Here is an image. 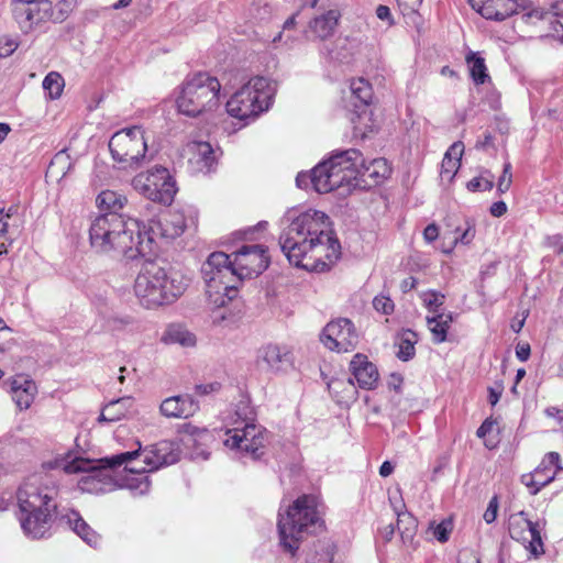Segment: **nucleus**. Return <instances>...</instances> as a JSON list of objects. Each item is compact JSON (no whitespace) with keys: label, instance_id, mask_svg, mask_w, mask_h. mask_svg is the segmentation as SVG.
Listing matches in <instances>:
<instances>
[{"label":"nucleus","instance_id":"nucleus-1","mask_svg":"<svg viewBox=\"0 0 563 563\" xmlns=\"http://www.w3.org/2000/svg\"><path fill=\"white\" fill-rule=\"evenodd\" d=\"M283 224L279 244L290 264L322 273L339 260L341 245L324 212L307 210L298 216L288 212Z\"/></svg>","mask_w":563,"mask_h":563},{"label":"nucleus","instance_id":"nucleus-2","mask_svg":"<svg viewBox=\"0 0 563 563\" xmlns=\"http://www.w3.org/2000/svg\"><path fill=\"white\" fill-rule=\"evenodd\" d=\"M58 487L46 473L26 477L16 490L18 518L24 534L31 539L44 538L51 528V518L57 509Z\"/></svg>","mask_w":563,"mask_h":563},{"label":"nucleus","instance_id":"nucleus-3","mask_svg":"<svg viewBox=\"0 0 563 563\" xmlns=\"http://www.w3.org/2000/svg\"><path fill=\"white\" fill-rule=\"evenodd\" d=\"M89 241L98 253H115L131 260L146 257L151 245V241H144L136 221H125L115 212H107L92 220Z\"/></svg>","mask_w":563,"mask_h":563},{"label":"nucleus","instance_id":"nucleus-4","mask_svg":"<svg viewBox=\"0 0 563 563\" xmlns=\"http://www.w3.org/2000/svg\"><path fill=\"white\" fill-rule=\"evenodd\" d=\"M189 285L179 271L146 260L135 278L134 294L141 305L151 309L174 302Z\"/></svg>","mask_w":563,"mask_h":563},{"label":"nucleus","instance_id":"nucleus-5","mask_svg":"<svg viewBox=\"0 0 563 563\" xmlns=\"http://www.w3.org/2000/svg\"><path fill=\"white\" fill-rule=\"evenodd\" d=\"M361 159V152L355 148L334 152L329 159L319 163L309 174L299 173L296 184L299 188L309 185L319 192L328 194L343 186L351 187L355 179V161Z\"/></svg>","mask_w":563,"mask_h":563},{"label":"nucleus","instance_id":"nucleus-6","mask_svg":"<svg viewBox=\"0 0 563 563\" xmlns=\"http://www.w3.org/2000/svg\"><path fill=\"white\" fill-rule=\"evenodd\" d=\"M110 457L91 461L82 457H71L70 453L57 455L44 463L49 470H62L67 474H81L78 488L84 493L104 494L115 489L117 481L113 472L121 465H112Z\"/></svg>","mask_w":563,"mask_h":563},{"label":"nucleus","instance_id":"nucleus-7","mask_svg":"<svg viewBox=\"0 0 563 563\" xmlns=\"http://www.w3.org/2000/svg\"><path fill=\"white\" fill-rule=\"evenodd\" d=\"M277 527L282 547L294 554L305 536L322 527L317 497L312 495L298 497L285 514H279Z\"/></svg>","mask_w":563,"mask_h":563},{"label":"nucleus","instance_id":"nucleus-8","mask_svg":"<svg viewBox=\"0 0 563 563\" xmlns=\"http://www.w3.org/2000/svg\"><path fill=\"white\" fill-rule=\"evenodd\" d=\"M221 84L207 73L188 76L179 87L176 107L179 113L190 117H208L220 108Z\"/></svg>","mask_w":563,"mask_h":563},{"label":"nucleus","instance_id":"nucleus-9","mask_svg":"<svg viewBox=\"0 0 563 563\" xmlns=\"http://www.w3.org/2000/svg\"><path fill=\"white\" fill-rule=\"evenodd\" d=\"M206 295L210 305L221 308L238 296L239 277L231 265L230 256L214 252L201 267Z\"/></svg>","mask_w":563,"mask_h":563},{"label":"nucleus","instance_id":"nucleus-10","mask_svg":"<svg viewBox=\"0 0 563 563\" xmlns=\"http://www.w3.org/2000/svg\"><path fill=\"white\" fill-rule=\"evenodd\" d=\"M275 90L269 79L253 77L227 101V112L241 121L254 120L269 109Z\"/></svg>","mask_w":563,"mask_h":563},{"label":"nucleus","instance_id":"nucleus-11","mask_svg":"<svg viewBox=\"0 0 563 563\" xmlns=\"http://www.w3.org/2000/svg\"><path fill=\"white\" fill-rule=\"evenodd\" d=\"M137 450L122 452L112 455L109 460L112 465H121L122 463H135L137 459L143 457L145 466L139 467L135 465L130 466L132 472L147 473L156 471L163 466H168L176 463L180 456V450L177 443L173 441H161L154 445L146 446L141 450V444L137 443Z\"/></svg>","mask_w":563,"mask_h":563},{"label":"nucleus","instance_id":"nucleus-12","mask_svg":"<svg viewBox=\"0 0 563 563\" xmlns=\"http://www.w3.org/2000/svg\"><path fill=\"white\" fill-rule=\"evenodd\" d=\"M197 213L192 209L172 210L159 219H151L147 230L142 232L144 241H151L150 252L146 257L156 253L158 240L170 241L180 236L186 229L196 227Z\"/></svg>","mask_w":563,"mask_h":563},{"label":"nucleus","instance_id":"nucleus-13","mask_svg":"<svg viewBox=\"0 0 563 563\" xmlns=\"http://www.w3.org/2000/svg\"><path fill=\"white\" fill-rule=\"evenodd\" d=\"M267 432L260 424L227 428L223 445L236 457L258 460L265 453Z\"/></svg>","mask_w":563,"mask_h":563},{"label":"nucleus","instance_id":"nucleus-14","mask_svg":"<svg viewBox=\"0 0 563 563\" xmlns=\"http://www.w3.org/2000/svg\"><path fill=\"white\" fill-rule=\"evenodd\" d=\"M132 187L153 202L170 205L177 192L174 178L165 167H155L140 173L132 179Z\"/></svg>","mask_w":563,"mask_h":563},{"label":"nucleus","instance_id":"nucleus-15","mask_svg":"<svg viewBox=\"0 0 563 563\" xmlns=\"http://www.w3.org/2000/svg\"><path fill=\"white\" fill-rule=\"evenodd\" d=\"M109 148L114 161L128 166L137 165L147 151L143 129L132 126L115 132L109 141Z\"/></svg>","mask_w":563,"mask_h":563},{"label":"nucleus","instance_id":"nucleus-16","mask_svg":"<svg viewBox=\"0 0 563 563\" xmlns=\"http://www.w3.org/2000/svg\"><path fill=\"white\" fill-rule=\"evenodd\" d=\"M544 522L532 521L523 510L510 514L508 517V531L510 537L520 542L527 551L538 556L544 552L542 531Z\"/></svg>","mask_w":563,"mask_h":563},{"label":"nucleus","instance_id":"nucleus-17","mask_svg":"<svg viewBox=\"0 0 563 563\" xmlns=\"http://www.w3.org/2000/svg\"><path fill=\"white\" fill-rule=\"evenodd\" d=\"M231 265L235 271L239 282L262 274L269 265V257L265 246L245 245L232 254Z\"/></svg>","mask_w":563,"mask_h":563},{"label":"nucleus","instance_id":"nucleus-18","mask_svg":"<svg viewBox=\"0 0 563 563\" xmlns=\"http://www.w3.org/2000/svg\"><path fill=\"white\" fill-rule=\"evenodd\" d=\"M321 341L331 351L351 352L357 346L360 334L351 320L339 318L325 325Z\"/></svg>","mask_w":563,"mask_h":563},{"label":"nucleus","instance_id":"nucleus-19","mask_svg":"<svg viewBox=\"0 0 563 563\" xmlns=\"http://www.w3.org/2000/svg\"><path fill=\"white\" fill-rule=\"evenodd\" d=\"M12 11L24 33L33 31L42 22L53 20V7L48 0H14Z\"/></svg>","mask_w":563,"mask_h":563},{"label":"nucleus","instance_id":"nucleus-20","mask_svg":"<svg viewBox=\"0 0 563 563\" xmlns=\"http://www.w3.org/2000/svg\"><path fill=\"white\" fill-rule=\"evenodd\" d=\"M561 472H563V466L560 454L558 452H550L542 459L532 473L521 476V483L530 488L531 494L536 495Z\"/></svg>","mask_w":563,"mask_h":563},{"label":"nucleus","instance_id":"nucleus-21","mask_svg":"<svg viewBox=\"0 0 563 563\" xmlns=\"http://www.w3.org/2000/svg\"><path fill=\"white\" fill-rule=\"evenodd\" d=\"M183 155L194 173L209 174L214 169L216 156L208 142L191 141L183 148Z\"/></svg>","mask_w":563,"mask_h":563},{"label":"nucleus","instance_id":"nucleus-22","mask_svg":"<svg viewBox=\"0 0 563 563\" xmlns=\"http://www.w3.org/2000/svg\"><path fill=\"white\" fill-rule=\"evenodd\" d=\"M355 179L352 186H357L360 181L372 186L378 185L387 179L391 173L390 166L385 158H375L365 163L361 155L360 161H355Z\"/></svg>","mask_w":563,"mask_h":563},{"label":"nucleus","instance_id":"nucleus-23","mask_svg":"<svg viewBox=\"0 0 563 563\" xmlns=\"http://www.w3.org/2000/svg\"><path fill=\"white\" fill-rule=\"evenodd\" d=\"M470 4L483 18L501 21L514 13H518L516 0H468Z\"/></svg>","mask_w":563,"mask_h":563},{"label":"nucleus","instance_id":"nucleus-24","mask_svg":"<svg viewBox=\"0 0 563 563\" xmlns=\"http://www.w3.org/2000/svg\"><path fill=\"white\" fill-rule=\"evenodd\" d=\"M257 364L267 371L279 373L291 365V356L286 349L268 344L258 351Z\"/></svg>","mask_w":563,"mask_h":563},{"label":"nucleus","instance_id":"nucleus-25","mask_svg":"<svg viewBox=\"0 0 563 563\" xmlns=\"http://www.w3.org/2000/svg\"><path fill=\"white\" fill-rule=\"evenodd\" d=\"M199 409L198 404L189 395L168 397L161 404L159 411L167 418L187 419Z\"/></svg>","mask_w":563,"mask_h":563},{"label":"nucleus","instance_id":"nucleus-26","mask_svg":"<svg viewBox=\"0 0 563 563\" xmlns=\"http://www.w3.org/2000/svg\"><path fill=\"white\" fill-rule=\"evenodd\" d=\"M9 385L12 400L19 410L29 409L37 393L35 383L25 375H16Z\"/></svg>","mask_w":563,"mask_h":563},{"label":"nucleus","instance_id":"nucleus-27","mask_svg":"<svg viewBox=\"0 0 563 563\" xmlns=\"http://www.w3.org/2000/svg\"><path fill=\"white\" fill-rule=\"evenodd\" d=\"M350 368L358 387L363 389H373L376 386L378 380L377 368L365 355H354L350 363Z\"/></svg>","mask_w":563,"mask_h":563},{"label":"nucleus","instance_id":"nucleus-28","mask_svg":"<svg viewBox=\"0 0 563 563\" xmlns=\"http://www.w3.org/2000/svg\"><path fill=\"white\" fill-rule=\"evenodd\" d=\"M62 520L90 547H97L100 536L82 519L79 512L69 510L62 516Z\"/></svg>","mask_w":563,"mask_h":563},{"label":"nucleus","instance_id":"nucleus-29","mask_svg":"<svg viewBox=\"0 0 563 563\" xmlns=\"http://www.w3.org/2000/svg\"><path fill=\"white\" fill-rule=\"evenodd\" d=\"M339 19L340 12L338 10H329L309 22V31L312 32L317 38L325 40L333 35Z\"/></svg>","mask_w":563,"mask_h":563},{"label":"nucleus","instance_id":"nucleus-30","mask_svg":"<svg viewBox=\"0 0 563 563\" xmlns=\"http://www.w3.org/2000/svg\"><path fill=\"white\" fill-rule=\"evenodd\" d=\"M464 152V145L462 142H455L453 143L446 153L444 154V157L442 159L441 164V177L442 179H446L448 181H451L456 172L460 168L461 165V157Z\"/></svg>","mask_w":563,"mask_h":563},{"label":"nucleus","instance_id":"nucleus-31","mask_svg":"<svg viewBox=\"0 0 563 563\" xmlns=\"http://www.w3.org/2000/svg\"><path fill=\"white\" fill-rule=\"evenodd\" d=\"M161 341L165 344H178L183 347L196 345V335L181 324H170L164 331Z\"/></svg>","mask_w":563,"mask_h":563},{"label":"nucleus","instance_id":"nucleus-32","mask_svg":"<svg viewBox=\"0 0 563 563\" xmlns=\"http://www.w3.org/2000/svg\"><path fill=\"white\" fill-rule=\"evenodd\" d=\"M453 322V314L449 313H437L432 317H427L428 328L432 334L434 343L440 344L446 340L448 331Z\"/></svg>","mask_w":563,"mask_h":563},{"label":"nucleus","instance_id":"nucleus-33","mask_svg":"<svg viewBox=\"0 0 563 563\" xmlns=\"http://www.w3.org/2000/svg\"><path fill=\"white\" fill-rule=\"evenodd\" d=\"M328 389L338 402L354 400L357 395V390L352 378L331 379L328 383Z\"/></svg>","mask_w":563,"mask_h":563},{"label":"nucleus","instance_id":"nucleus-34","mask_svg":"<svg viewBox=\"0 0 563 563\" xmlns=\"http://www.w3.org/2000/svg\"><path fill=\"white\" fill-rule=\"evenodd\" d=\"M255 423V411L247 400H241L235 405L234 412L229 417L227 428H246Z\"/></svg>","mask_w":563,"mask_h":563},{"label":"nucleus","instance_id":"nucleus-35","mask_svg":"<svg viewBox=\"0 0 563 563\" xmlns=\"http://www.w3.org/2000/svg\"><path fill=\"white\" fill-rule=\"evenodd\" d=\"M471 78L475 85H484L490 81L485 59L476 52H470L465 57Z\"/></svg>","mask_w":563,"mask_h":563},{"label":"nucleus","instance_id":"nucleus-36","mask_svg":"<svg viewBox=\"0 0 563 563\" xmlns=\"http://www.w3.org/2000/svg\"><path fill=\"white\" fill-rule=\"evenodd\" d=\"M126 201L128 199L124 195L113 190H103L96 199L99 209L115 213L125 206Z\"/></svg>","mask_w":563,"mask_h":563},{"label":"nucleus","instance_id":"nucleus-37","mask_svg":"<svg viewBox=\"0 0 563 563\" xmlns=\"http://www.w3.org/2000/svg\"><path fill=\"white\" fill-rule=\"evenodd\" d=\"M558 7V0H555L551 4V11H548V15L545 19V31L541 35L552 36L556 40L563 41V11L561 13H558L559 11L556 9Z\"/></svg>","mask_w":563,"mask_h":563},{"label":"nucleus","instance_id":"nucleus-38","mask_svg":"<svg viewBox=\"0 0 563 563\" xmlns=\"http://www.w3.org/2000/svg\"><path fill=\"white\" fill-rule=\"evenodd\" d=\"M131 405L130 398H120L110 401L101 411L99 420L114 422L123 417L128 412V407Z\"/></svg>","mask_w":563,"mask_h":563},{"label":"nucleus","instance_id":"nucleus-39","mask_svg":"<svg viewBox=\"0 0 563 563\" xmlns=\"http://www.w3.org/2000/svg\"><path fill=\"white\" fill-rule=\"evenodd\" d=\"M350 91L351 97L357 100L360 103H355V108L366 107L372 101L373 89L371 84L364 78L352 79L350 84Z\"/></svg>","mask_w":563,"mask_h":563},{"label":"nucleus","instance_id":"nucleus-40","mask_svg":"<svg viewBox=\"0 0 563 563\" xmlns=\"http://www.w3.org/2000/svg\"><path fill=\"white\" fill-rule=\"evenodd\" d=\"M397 514V526L404 542L411 541L415 537L417 529L416 519L408 512H400L396 510Z\"/></svg>","mask_w":563,"mask_h":563},{"label":"nucleus","instance_id":"nucleus-41","mask_svg":"<svg viewBox=\"0 0 563 563\" xmlns=\"http://www.w3.org/2000/svg\"><path fill=\"white\" fill-rule=\"evenodd\" d=\"M122 465H124L125 471H128L132 474H136V472H132L130 470L131 468L130 466H132V465H135L139 467L145 466V464L143 463L142 456L140 459H137V461L135 463H129L128 465H126V463H122L121 466ZM137 475H140V477L132 479V482L129 484V486L131 489L137 490L139 494L142 495L150 490L151 482L148 479V476L144 475V473H137Z\"/></svg>","mask_w":563,"mask_h":563},{"label":"nucleus","instance_id":"nucleus-42","mask_svg":"<svg viewBox=\"0 0 563 563\" xmlns=\"http://www.w3.org/2000/svg\"><path fill=\"white\" fill-rule=\"evenodd\" d=\"M64 86L63 77L56 71L48 73L43 80V88L48 92L51 99L59 98Z\"/></svg>","mask_w":563,"mask_h":563},{"label":"nucleus","instance_id":"nucleus-43","mask_svg":"<svg viewBox=\"0 0 563 563\" xmlns=\"http://www.w3.org/2000/svg\"><path fill=\"white\" fill-rule=\"evenodd\" d=\"M548 15V11H542L540 9H531L529 11H525L521 13L520 20L522 23L528 25H534L539 29L540 34L545 31V19Z\"/></svg>","mask_w":563,"mask_h":563},{"label":"nucleus","instance_id":"nucleus-44","mask_svg":"<svg viewBox=\"0 0 563 563\" xmlns=\"http://www.w3.org/2000/svg\"><path fill=\"white\" fill-rule=\"evenodd\" d=\"M16 211V208L10 207L7 211L4 207H0V254L7 253L8 236V220Z\"/></svg>","mask_w":563,"mask_h":563},{"label":"nucleus","instance_id":"nucleus-45","mask_svg":"<svg viewBox=\"0 0 563 563\" xmlns=\"http://www.w3.org/2000/svg\"><path fill=\"white\" fill-rule=\"evenodd\" d=\"M423 306L437 314L439 308L444 303V295L435 290H427L420 294Z\"/></svg>","mask_w":563,"mask_h":563},{"label":"nucleus","instance_id":"nucleus-46","mask_svg":"<svg viewBox=\"0 0 563 563\" xmlns=\"http://www.w3.org/2000/svg\"><path fill=\"white\" fill-rule=\"evenodd\" d=\"M494 187V177L489 172H485L479 177H475L467 183L470 191H486Z\"/></svg>","mask_w":563,"mask_h":563},{"label":"nucleus","instance_id":"nucleus-47","mask_svg":"<svg viewBox=\"0 0 563 563\" xmlns=\"http://www.w3.org/2000/svg\"><path fill=\"white\" fill-rule=\"evenodd\" d=\"M455 232L459 235L455 236L454 244L461 243L463 245H468L474 240L476 234L474 221L467 219L465 221V228H457Z\"/></svg>","mask_w":563,"mask_h":563},{"label":"nucleus","instance_id":"nucleus-48","mask_svg":"<svg viewBox=\"0 0 563 563\" xmlns=\"http://www.w3.org/2000/svg\"><path fill=\"white\" fill-rule=\"evenodd\" d=\"M431 536L439 542H446L452 531V522L443 520L440 523H431L429 527Z\"/></svg>","mask_w":563,"mask_h":563},{"label":"nucleus","instance_id":"nucleus-49","mask_svg":"<svg viewBox=\"0 0 563 563\" xmlns=\"http://www.w3.org/2000/svg\"><path fill=\"white\" fill-rule=\"evenodd\" d=\"M184 433L186 434L187 439L184 438L183 441L187 445H189L191 442H195L196 440H206L210 437L207 429H199L198 427L191 424H186L184 427Z\"/></svg>","mask_w":563,"mask_h":563},{"label":"nucleus","instance_id":"nucleus-50","mask_svg":"<svg viewBox=\"0 0 563 563\" xmlns=\"http://www.w3.org/2000/svg\"><path fill=\"white\" fill-rule=\"evenodd\" d=\"M77 4V0H60L57 4L58 12L55 14L53 12V21L62 22L64 21L68 14L73 11L75 5Z\"/></svg>","mask_w":563,"mask_h":563},{"label":"nucleus","instance_id":"nucleus-51","mask_svg":"<svg viewBox=\"0 0 563 563\" xmlns=\"http://www.w3.org/2000/svg\"><path fill=\"white\" fill-rule=\"evenodd\" d=\"M373 306L376 311L382 312L384 314H390L394 311L393 300L384 295L376 296L373 300Z\"/></svg>","mask_w":563,"mask_h":563},{"label":"nucleus","instance_id":"nucleus-52","mask_svg":"<svg viewBox=\"0 0 563 563\" xmlns=\"http://www.w3.org/2000/svg\"><path fill=\"white\" fill-rule=\"evenodd\" d=\"M397 355L402 361H408L415 355L413 341L409 336H404L400 340Z\"/></svg>","mask_w":563,"mask_h":563},{"label":"nucleus","instance_id":"nucleus-53","mask_svg":"<svg viewBox=\"0 0 563 563\" xmlns=\"http://www.w3.org/2000/svg\"><path fill=\"white\" fill-rule=\"evenodd\" d=\"M512 175H511V164L505 163L503 174L498 179L497 190L500 194H505L511 186Z\"/></svg>","mask_w":563,"mask_h":563},{"label":"nucleus","instance_id":"nucleus-54","mask_svg":"<svg viewBox=\"0 0 563 563\" xmlns=\"http://www.w3.org/2000/svg\"><path fill=\"white\" fill-rule=\"evenodd\" d=\"M133 324V319L129 316L112 317L108 321V327L112 331H122Z\"/></svg>","mask_w":563,"mask_h":563},{"label":"nucleus","instance_id":"nucleus-55","mask_svg":"<svg viewBox=\"0 0 563 563\" xmlns=\"http://www.w3.org/2000/svg\"><path fill=\"white\" fill-rule=\"evenodd\" d=\"M18 48V42L9 36L0 37V57H8Z\"/></svg>","mask_w":563,"mask_h":563},{"label":"nucleus","instance_id":"nucleus-56","mask_svg":"<svg viewBox=\"0 0 563 563\" xmlns=\"http://www.w3.org/2000/svg\"><path fill=\"white\" fill-rule=\"evenodd\" d=\"M497 512H498V499L496 496H494L489 500L488 506L483 515V518L487 523H492L496 520Z\"/></svg>","mask_w":563,"mask_h":563},{"label":"nucleus","instance_id":"nucleus-57","mask_svg":"<svg viewBox=\"0 0 563 563\" xmlns=\"http://www.w3.org/2000/svg\"><path fill=\"white\" fill-rule=\"evenodd\" d=\"M404 14H413L422 4V0H397Z\"/></svg>","mask_w":563,"mask_h":563},{"label":"nucleus","instance_id":"nucleus-58","mask_svg":"<svg viewBox=\"0 0 563 563\" xmlns=\"http://www.w3.org/2000/svg\"><path fill=\"white\" fill-rule=\"evenodd\" d=\"M547 245L552 247L556 254H563V236L561 234L548 236Z\"/></svg>","mask_w":563,"mask_h":563},{"label":"nucleus","instance_id":"nucleus-59","mask_svg":"<svg viewBox=\"0 0 563 563\" xmlns=\"http://www.w3.org/2000/svg\"><path fill=\"white\" fill-rule=\"evenodd\" d=\"M376 15L379 20L386 21L388 25H391L394 23L390 9L387 5H378L376 9Z\"/></svg>","mask_w":563,"mask_h":563},{"label":"nucleus","instance_id":"nucleus-60","mask_svg":"<svg viewBox=\"0 0 563 563\" xmlns=\"http://www.w3.org/2000/svg\"><path fill=\"white\" fill-rule=\"evenodd\" d=\"M516 355L521 362H526L530 356V345L528 343L517 344Z\"/></svg>","mask_w":563,"mask_h":563},{"label":"nucleus","instance_id":"nucleus-61","mask_svg":"<svg viewBox=\"0 0 563 563\" xmlns=\"http://www.w3.org/2000/svg\"><path fill=\"white\" fill-rule=\"evenodd\" d=\"M438 236H439V229L434 223L429 224L423 231V238L429 243L435 241L438 239Z\"/></svg>","mask_w":563,"mask_h":563},{"label":"nucleus","instance_id":"nucleus-62","mask_svg":"<svg viewBox=\"0 0 563 563\" xmlns=\"http://www.w3.org/2000/svg\"><path fill=\"white\" fill-rule=\"evenodd\" d=\"M496 422L489 419H486L481 427L477 429L476 434L478 438H484L486 434L493 431Z\"/></svg>","mask_w":563,"mask_h":563},{"label":"nucleus","instance_id":"nucleus-63","mask_svg":"<svg viewBox=\"0 0 563 563\" xmlns=\"http://www.w3.org/2000/svg\"><path fill=\"white\" fill-rule=\"evenodd\" d=\"M492 216L501 217L507 212V205L504 201H496L489 209Z\"/></svg>","mask_w":563,"mask_h":563},{"label":"nucleus","instance_id":"nucleus-64","mask_svg":"<svg viewBox=\"0 0 563 563\" xmlns=\"http://www.w3.org/2000/svg\"><path fill=\"white\" fill-rule=\"evenodd\" d=\"M459 563H479V559L474 552L464 551L459 556Z\"/></svg>","mask_w":563,"mask_h":563}]
</instances>
